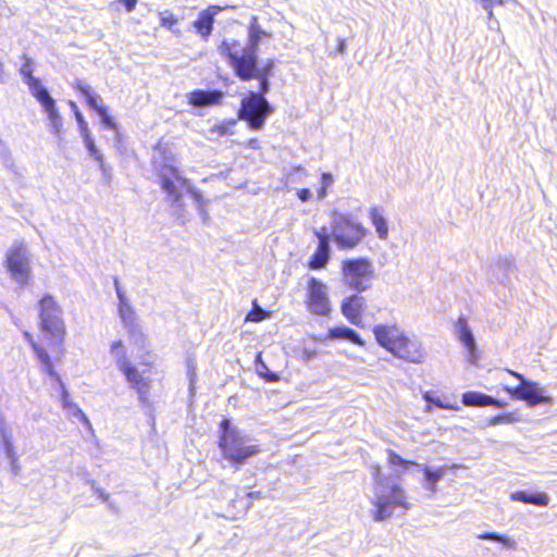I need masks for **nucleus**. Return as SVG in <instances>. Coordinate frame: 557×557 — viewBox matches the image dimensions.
Returning <instances> with one entry per match:
<instances>
[{"label": "nucleus", "mask_w": 557, "mask_h": 557, "mask_svg": "<svg viewBox=\"0 0 557 557\" xmlns=\"http://www.w3.org/2000/svg\"><path fill=\"white\" fill-rule=\"evenodd\" d=\"M22 60L23 63L18 69V74L23 83L28 87L30 95L40 103L42 110L47 113L49 131L55 136L58 145H61L63 140V121L55 106V100L42 85L41 81L34 76L36 67L35 61L26 53L22 55Z\"/></svg>", "instance_id": "obj_1"}, {"label": "nucleus", "mask_w": 557, "mask_h": 557, "mask_svg": "<svg viewBox=\"0 0 557 557\" xmlns=\"http://www.w3.org/2000/svg\"><path fill=\"white\" fill-rule=\"evenodd\" d=\"M372 478L374 484L370 502L375 508L372 512V518L375 521L389 519L396 507L410 508L401 486L393 483L387 476L382 474L379 466L372 468Z\"/></svg>", "instance_id": "obj_2"}, {"label": "nucleus", "mask_w": 557, "mask_h": 557, "mask_svg": "<svg viewBox=\"0 0 557 557\" xmlns=\"http://www.w3.org/2000/svg\"><path fill=\"white\" fill-rule=\"evenodd\" d=\"M157 176L161 189L166 194L165 200L171 207L182 206L183 190H186L196 202L201 218L203 220L208 218V213L205 209L207 200L203 198L200 190L194 187L191 182L183 176L175 165L164 162L157 168Z\"/></svg>", "instance_id": "obj_3"}, {"label": "nucleus", "mask_w": 557, "mask_h": 557, "mask_svg": "<svg viewBox=\"0 0 557 557\" xmlns=\"http://www.w3.org/2000/svg\"><path fill=\"white\" fill-rule=\"evenodd\" d=\"M221 436L219 446L223 457L235 466H242L245 461L258 455L261 449L259 445L238 428L233 426L228 419H223L220 423Z\"/></svg>", "instance_id": "obj_4"}, {"label": "nucleus", "mask_w": 557, "mask_h": 557, "mask_svg": "<svg viewBox=\"0 0 557 557\" xmlns=\"http://www.w3.org/2000/svg\"><path fill=\"white\" fill-rule=\"evenodd\" d=\"M268 36L270 35L261 28L258 17L251 16L246 46H243L235 39H223L218 50L227 60L228 64H235L238 61L239 64L249 66L252 65V62L257 61L261 39Z\"/></svg>", "instance_id": "obj_5"}, {"label": "nucleus", "mask_w": 557, "mask_h": 557, "mask_svg": "<svg viewBox=\"0 0 557 557\" xmlns=\"http://www.w3.org/2000/svg\"><path fill=\"white\" fill-rule=\"evenodd\" d=\"M332 238L341 249L355 248L366 236L367 230L354 220L351 214L334 212L332 216Z\"/></svg>", "instance_id": "obj_6"}, {"label": "nucleus", "mask_w": 557, "mask_h": 557, "mask_svg": "<svg viewBox=\"0 0 557 557\" xmlns=\"http://www.w3.org/2000/svg\"><path fill=\"white\" fill-rule=\"evenodd\" d=\"M273 112L274 108L263 95L249 91L240 101L237 116L245 121L250 129L260 131Z\"/></svg>", "instance_id": "obj_7"}, {"label": "nucleus", "mask_w": 557, "mask_h": 557, "mask_svg": "<svg viewBox=\"0 0 557 557\" xmlns=\"http://www.w3.org/2000/svg\"><path fill=\"white\" fill-rule=\"evenodd\" d=\"M342 276L348 288L362 293L372 286L374 267L367 258L346 259L342 262Z\"/></svg>", "instance_id": "obj_8"}, {"label": "nucleus", "mask_w": 557, "mask_h": 557, "mask_svg": "<svg viewBox=\"0 0 557 557\" xmlns=\"http://www.w3.org/2000/svg\"><path fill=\"white\" fill-rule=\"evenodd\" d=\"M5 267L11 278L20 286L28 284L32 268L29 252L24 242L15 240L5 255Z\"/></svg>", "instance_id": "obj_9"}, {"label": "nucleus", "mask_w": 557, "mask_h": 557, "mask_svg": "<svg viewBox=\"0 0 557 557\" xmlns=\"http://www.w3.org/2000/svg\"><path fill=\"white\" fill-rule=\"evenodd\" d=\"M39 317L42 332L50 337L51 344L58 345L65 334L64 323L61 318V309L53 297L46 295L39 301Z\"/></svg>", "instance_id": "obj_10"}, {"label": "nucleus", "mask_w": 557, "mask_h": 557, "mask_svg": "<svg viewBox=\"0 0 557 557\" xmlns=\"http://www.w3.org/2000/svg\"><path fill=\"white\" fill-rule=\"evenodd\" d=\"M520 380V384L516 387H505V389L518 399L527 401L530 407H534L539 404H549L552 398L544 394V388L537 383L524 379L523 375L517 372H510Z\"/></svg>", "instance_id": "obj_11"}, {"label": "nucleus", "mask_w": 557, "mask_h": 557, "mask_svg": "<svg viewBox=\"0 0 557 557\" xmlns=\"http://www.w3.org/2000/svg\"><path fill=\"white\" fill-rule=\"evenodd\" d=\"M373 334L382 348H408L414 345L397 324H376Z\"/></svg>", "instance_id": "obj_12"}, {"label": "nucleus", "mask_w": 557, "mask_h": 557, "mask_svg": "<svg viewBox=\"0 0 557 557\" xmlns=\"http://www.w3.org/2000/svg\"><path fill=\"white\" fill-rule=\"evenodd\" d=\"M308 309L317 315H327L331 311L327 286L315 277L308 282Z\"/></svg>", "instance_id": "obj_13"}, {"label": "nucleus", "mask_w": 557, "mask_h": 557, "mask_svg": "<svg viewBox=\"0 0 557 557\" xmlns=\"http://www.w3.org/2000/svg\"><path fill=\"white\" fill-rule=\"evenodd\" d=\"M54 352L53 356L48 354V350H35L36 357L41 364L42 371L47 372V374L55 380L60 387L61 392V403L64 409H67L73 403L70 400V394L63 384L59 374L54 371V364L59 363L61 360L60 350H52Z\"/></svg>", "instance_id": "obj_14"}, {"label": "nucleus", "mask_w": 557, "mask_h": 557, "mask_svg": "<svg viewBox=\"0 0 557 557\" xmlns=\"http://www.w3.org/2000/svg\"><path fill=\"white\" fill-rule=\"evenodd\" d=\"M117 367L124 373L127 382L137 391L140 398L147 393L148 384L143 377L145 370H139L127 356L117 359Z\"/></svg>", "instance_id": "obj_15"}, {"label": "nucleus", "mask_w": 557, "mask_h": 557, "mask_svg": "<svg viewBox=\"0 0 557 557\" xmlns=\"http://www.w3.org/2000/svg\"><path fill=\"white\" fill-rule=\"evenodd\" d=\"M233 69L235 75L243 82H248L253 78L259 81V91L257 94H261L265 97V94L270 90V81L265 75H260L257 72V61L252 62V65L246 66L242 65L238 62L235 64H230Z\"/></svg>", "instance_id": "obj_16"}, {"label": "nucleus", "mask_w": 557, "mask_h": 557, "mask_svg": "<svg viewBox=\"0 0 557 557\" xmlns=\"http://www.w3.org/2000/svg\"><path fill=\"white\" fill-rule=\"evenodd\" d=\"M366 308V298L359 294L346 297L341 305L343 315L354 325L361 324V314Z\"/></svg>", "instance_id": "obj_17"}, {"label": "nucleus", "mask_w": 557, "mask_h": 557, "mask_svg": "<svg viewBox=\"0 0 557 557\" xmlns=\"http://www.w3.org/2000/svg\"><path fill=\"white\" fill-rule=\"evenodd\" d=\"M120 319L123 322L124 327L127 330L129 337L132 338V344L135 346H143L145 344V335L137 322V317L134 311V308L125 307L123 309H119Z\"/></svg>", "instance_id": "obj_18"}, {"label": "nucleus", "mask_w": 557, "mask_h": 557, "mask_svg": "<svg viewBox=\"0 0 557 557\" xmlns=\"http://www.w3.org/2000/svg\"><path fill=\"white\" fill-rule=\"evenodd\" d=\"M223 98L224 94L219 89H195L187 94L188 103L194 108L216 106Z\"/></svg>", "instance_id": "obj_19"}, {"label": "nucleus", "mask_w": 557, "mask_h": 557, "mask_svg": "<svg viewBox=\"0 0 557 557\" xmlns=\"http://www.w3.org/2000/svg\"><path fill=\"white\" fill-rule=\"evenodd\" d=\"M219 5H210L206 10L199 12L197 20L193 23L197 33L203 40H208L213 30L214 18L222 12Z\"/></svg>", "instance_id": "obj_20"}, {"label": "nucleus", "mask_w": 557, "mask_h": 557, "mask_svg": "<svg viewBox=\"0 0 557 557\" xmlns=\"http://www.w3.org/2000/svg\"><path fill=\"white\" fill-rule=\"evenodd\" d=\"M462 404L468 407L500 406L497 399L480 392L465 393L462 395Z\"/></svg>", "instance_id": "obj_21"}, {"label": "nucleus", "mask_w": 557, "mask_h": 557, "mask_svg": "<svg viewBox=\"0 0 557 557\" xmlns=\"http://www.w3.org/2000/svg\"><path fill=\"white\" fill-rule=\"evenodd\" d=\"M75 88L85 97L87 106L92 109L97 114L101 109H106L102 104V98L92 90V88L82 81L75 83Z\"/></svg>", "instance_id": "obj_22"}, {"label": "nucleus", "mask_w": 557, "mask_h": 557, "mask_svg": "<svg viewBox=\"0 0 557 557\" xmlns=\"http://www.w3.org/2000/svg\"><path fill=\"white\" fill-rule=\"evenodd\" d=\"M0 437L7 454V457L11 460L12 463V471L17 473L18 466H17V459L14 451L13 443H12V434L8 430L5 422L3 420H0Z\"/></svg>", "instance_id": "obj_23"}, {"label": "nucleus", "mask_w": 557, "mask_h": 557, "mask_svg": "<svg viewBox=\"0 0 557 557\" xmlns=\"http://www.w3.org/2000/svg\"><path fill=\"white\" fill-rule=\"evenodd\" d=\"M329 337L332 339H344L359 346L364 345L359 334L355 330L345 325L330 329Z\"/></svg>", "instance_id": "obj_24"}, {"label": "nucleus", "mask_w": 557, "mask_h": 557, "mask_svg": "<svg viewBox=\"0 0 557 557\" xmlns=\"http://www.w3.org/2000/svg\"><path fill=\"white\" fill-rule=\"evenodd\" d=\"M455 335L463 344L465 348H476L473 334L465 318L460 317L454 326Z\"/></svg>", "instance_id": "obj_25"}, {"label": "nucleus", "mask_w": 557, "mask_h": 557, "mask_svg": "<svg viewBox=\"0 0 557 557\" xmlns=\"http://www.w3.org/2000/svg\"><path fill=\"white\" fill-rule=\"evenodd\" d=\"M510 498L515 502H521L524 504H532L536 506H547L549 497L546 493H527L524 491H518L510 495Z\"/></svg>", "instance_id": "obj_26"}, {"label": "nucleus", "mask_w": 557, "mask_h": 557, "mask_svg": "<svg viewBox=\"0 0 557 557\" xmlns=\"http://www.w3.org/2000/svg\"><path fill=\"white\" fill-rule=\"evenodd\" d=\"M331 255V247L329 244L324 242L321 245H318L315 252L312 255L309 261V269L318 270L325 268L329 263Z\"/></svg>", "instance_id": "obj_27"}, {"label": "nucleus", "mask_w": 557, "mask_h": 557, "mask_svg": "<svg viewBox=\"0 0 557 557\" xmlns=\"http://www.w3.org/2000/svg\"><path fill=\"white\" fill-rule=\"evenodd\" d=\"M370 220L375 227L376 234L380 239L387 238L388 235V225L386 219L379 212L377 208H371Z\"/></svg>", "instance_id": "obj_28"}, {"label": "nucleus", "mask_w": 557, "mask_h": 557, "mask_svg": "<svg viewBox=\"0 0 557 557\" xmlns=\"http://www.w3.org/2000/svg\"><path fill=\"white\" fill-rule=\"evenodd\" d=\"M421 468H422V470L424 472V478H425V480L428 482L426 488L430 492L435 493L436 492V483L444 476V474L446 472L445 467H441V468H437V469H432L429 466H423L422 465Z\"/></svg>", "instance_id": "obj_29"}, {"label": "nucleus", "mask_w": 557, "mask_h": 557, "mask_svg": "<svg viewBox=\"0 0 557 557\" xmlns=\"http://www.w3.org/2000/svg\"><path fill=\"white\" fill-rule=\"evenodd\" d=\"M256 371L268 382H276L280 379L278 374L270 370L269 367L262 361L261 352H259L256 357Z\"/></svg>", "instance_id": "obj_30"}, {"label": "nucleus", "mask_w": 557, "mask_h": 557, "mask_svg": "<svg viewBox=\"0 0 557 557\" xmlns=\"http://www.w3.org/2000/svg\"><path fill=\"white\" fill-rule=\"evenodd\" d=\"M481 540H491L495 542L502 543L507 548H516V541L510 539L509 536L505 534H499L496 532H484L478 535Z\"/></svg>", "instance_id": "obj_31"}, {"label": "nucleus", "mask_w": 557, "mask_h": 557, "mask_svg": "<svg viewBox=\"0 0 557 557\" xmlns=\"http://www.w3.org/2000/svg\"><path fill=\"white\" fill-rule=\"evenodd\" d=\"M394 358L399 360H405L413 363H418L422 361L423 355L421 350H388Z\"/></svg>", "instance_id": "obj_32"}, {"label": "nucleus", "mask_w": 557, "mask_h": 557, "mask_svg": "<svg viewBox=\"0 0 557 557\" xmlns=\"http://www.w3.org/2000/svg\"><path fill=\"white\" fill-rule=\"evenodd\" d=\"M423 398L428 401L426 410L431 411V405H434L442 409L458 410L459 407L442 401L438 397H434L431 392H425Z\"/></svg>", "instance_id": "obj_33"}, {"label": "nucleus", "mask_w": 557, "mask_h": 557, "mask_svg": "<svg viewBox=\"0 0 557 557\" xmlns=\"http://www.w3.org/2000/svg\"><path fill=\"white\" fill-rule=\"evenodd\" d=\"M517 421H519V414L516 412H509L492 417L488 420V425L510 424Z\"/></svg>", "instance_id": "obj_34"}, {"label": "nucleus", "mask_w": 557, "mask_h": 557, "mask_svg": "<svg viewBox=\"0 0 557 557\" xmlns=\"http://www.w3.org/2000/svg\"><path fill=\"white\" fill-rule=\"evenodd\" d=\"M270 317V313L262 309L258 304L257 300L252 302V309L249 311V313L246 317V320L253 321V322H260L265 320Z\"/></svg>", "instance_id": "obj_35"}, {"label": "nucleus", "mask_w": 557, "mask_h": 557, "mask_svg": "<svg viewBox=\"0 0 557 557\" xmlns=\"http://www.w3.org/2000/svg\"><path fill=\"white\" fill-rule=\"evenodd\" d=\"M387 460L391 466H401L404 468H407L409 465H414L417 467H422L420 463H416L413 461H409L400 457L398 454H396L393 450H387Z\"/></svg>", "instance_id": "obj_36"}, {"label": "nucleus", "mask_w": 557, "mask_h": 557, "mask_svg": "<svg viewBox=\"0 0 557 557\" xmlns=\"http://www.w3.org/2000/svg\"><path fill=\"white\" fill-rule=\"evenodd\" d=\"M235 124H236V120H234V119L226 120V121H223V122H221L219 124H215L211 128V132L218 134L219 136H225V135L232 133L231 129H232V127L235 126Z\"/></svg>", "instance_id": "obj_37"}, {"label": "nucleus", "mask_w": 557, "mask_h": 557, "mask_svg": "<svg viewBox=\"0 0 557 557\" xmlns=\"http://www.w3.org/2000/svg\"><path fill=\"white\" fill-rule=\"evenodd\" d=\"M333 182H334V178L331 173H327V172L322 173L321 187L318 189V198L320 200L325 198L327 188L332 186Z\"/></svg>", "instance_id": "obj_38"}, {"label": "nucleus", "mask_w": 557, "mask_h": 557, "mask_svg": "<svg viewBox=\"0 0 557 557\" xmlns=\"http://www.w3.org/2000/svg\"><path fill=\"white\" fill-rule=\"evenodd\" d=\"M160 24L162 27H166L171 32H175L174 26L177 24V18L170 11H163L160 13Z\"/></svg>", "instance_id": "obj_39"}, {"label": "nucleus", "mask_w": 557, "mask_h": 557, "mask_svg": "<svg viewBox=\"0 0 557 557\" xmlns=\"http://www.w3.org/2000/svg\"><path fill=\"white\" fill-rule=\"evenodd\" d=\"M101 124L109 129L117 132V123L114 121V119L108 113V109H101L98 113Z\"/></svg>", "instance_id": "obj_40"}, {"label": "nucleus", "mask_w": 557, "mask_h": 557, "mask_svg": "<svg viewBox=\"0 0 557 557\" xmlns=\"http://www.w3.org/2000/svg\"><path fill=\"white\" fill-rule=\"evenodd\" d=\"M84 144L91 158L96 161H101V159H103V154L97 148L94 139H88L87 141H84Z\"/></svg>", "instance_id": "obj_41"}, {"label": "nucleus", "mask_w": 557, "mask_h": 557, "mask_svg": "<svg viewBox=\"0 0 557 557\" xmlns=\"http://www.w3.org/2000/svg\"><path fill=\"white\" fill-rule=\"evenodd\" d=\"M66 410L69 414L76 417L85 424L90 425L87 416L81 410V408L76 404L73 403Z\"/></svg>", "instance_id": "obj_42"}, {"label": "nucleus", "mask_w": 557, "mask_h": 557, "mask_svg": "<svg viewBox=\"0 0 557 557\" xmlns=\"http://www.w3.org/2000/svg\"><path fill=\"white\" fill-rule=\"evenodd\" d=\"M306 175H307L306 169L298 165V166L293 168V170L289 172L288 180L296 181V180H300L301 176H306Z\"/></svg>", "instance_id": "obj_43"}, {"label": "nucleus", "mask_w": 557, "mask_h": 557, "mask_svg": "<svg viewBox=\"0 0 557 557\" xmlns=\"http://www.w3.org/2000/svg\"><path fill=\"white\" fill-rule=\"evenodd\" d=\"M273 67H274L273 60H268L267 63L262 67H259L257 65V72L260 75H265L267 77H270L272 75Z\"/></svg>", "instance_id": "obj_44"}, {"label": "nucleus", "mask_w": 557, "mask_h": 557, "mask_svg": "<svg viewBox=\"0 0 557 557\" xmlns=\"http://www.w3.org/2000/svg\"><path fill=\"white\" fill-rule=\"evenodd\" d=\"M314 234L319 239L318 245H321L323 242L330 245V238L332 237V233L329 234L326 227H322L321 230L315 231Z\"/></svg>", "instance_id": "obj_45"}, {"label": "nucleus", "mask_w": 557, "mask_h": 557, "mask_svg": "<svg viewBox=\"0 0 557 557\" xmlns=\"http://www.w3.org/2000/svg\"><path fill=\"white\" fill-rule=\"evenodd\" d=\"M116 296H117V299H119L117 310L119 309H123L125 307L127 308V307L132 306L123 290H119V295H116Z\"/></svg>", "instance_id": "obj_46"}, {"label": "nucleus", "mask_w": 557, "mask_h": 557, "mask_svg": "<svg viewBox=\"0 0 557 557\" xmlns=\"http://www.w3.org/2000/svg\"><path fill=\"white\" fill-rule=\"evenodd\" d=\"M97 162L99 164V169H100L103 177L109 181L111 178V170H110V168L106 165L103 159H101V161H97Z\"/></svg>", "instance_id": "obj_47"}, {"label": "nucleus", "mask_w": 557, "mask_h": 557, "mask_svg": "<svg viewBox=\"0 0 557 557\" xmlns=\"http://www.w3.org/2000/svg\"><path fill=\"white\" fill-rule=\"evenodd\" d=\"M297 196L298 198L305 202V201H308L311 197H312V194H311V190L308 189V188H301L297 191Z\"/></svg>", "instance_id": "obj_48"}, {"label": "nucleus", "mask_w": 557, "mask_h": 557, "mask_svg": "<svg viewBox=\"0 0 557 557\" xmlns=\"http://www.w3.org/2000/svg\"><path fill=\"white\" fill-rule=\"evenodd\" d=\"M347 50L346 40L343 38H337V47L334 53L345 54Z\"/></svg>", "instance_id": "obj_49"}, {"label": "nucleus", "mask_w": 557, "mask_h": 557, "mask_svg": "<svg viewBox=\"0 0 557 557\" xmlns=\"http://www.w3.org/2000/svg\"><path fill=\"white\" fill-rule=\"evenodd\" d=\"M91 487H92L94 492H95L96 494H98V495H99V497H100L103 502H108V499H109V494H108L104 490L100 488V487H99V486H97L95 483H92Z\"/></svg>", "instance_id": "obj_50"}, {"label": "nucleus", "mask_w": 557, "mask_h": 557, "mask_svg": "<svg viewBox=\"0 0 557 557\" xmlns=\"http://www.w3.org/2000/svg\"><path fill=\"white\" fill-rule=\"evenodd\" d=\"M121 3L124 5L127 12H132L135 10L137 0H121Z\"/></svg>", "instance_id": "obj_51"}, {"label": "nucleus", "mask_w": 557, "mask_h": 557, "mask_svg": "<svg viewBox=\"0 0 557 557\" xmlns=\"http://www.w3.org/2000/svg\"><path fill=\"white\" fill-rule=\"evenodd\" d=\"M79 133L83 138V141H87L88 139H92L88 125L79 127Z\"/></svg>", "instance_id": "obj_52"}, {"label": "nucleus", "mask_w": 557, "mask_h": 557, "mask_svg": "<svg viewBox=\"0 0 557 557\" xmlns=\"http://www.w3.org/2000/svg\"><path fill=\"white\" fill-rule=\"evenodd\" d=\"M75 120L77 122L78 128L88 125L87 122L84 119V115L79 110H76L75 112Z\"/></svg>", "instance_id": "obj_53"}, {"label": "nucleus", "mask_w": 557, "mask_h": 557, "mask_svg": "<svg viewBox=\"0 0 557 557\" xmlns=\"http://www.w3.org/2000/svg\"><path fill=\"white\" fill-rule=\"evenodd\" d=\"M247 146H248L249 148H251V149H258V148H260L259 140H258L257 138H251V139L248 141Z\"/></svg>", "instance_id": "obj_54"}, {"label": "nucleus", "mask_w": 557, "mask_h": 557, "mask_svg": "<svg viewBox=\"0 0 557 557\" xmlns=\"http://www.w3.org/2000/svg\"><path fill=\"white\" fill-rule=\"evenodd\" d=\"M113 283H114L115 293H116V295H119V290H123L121 285H120L119 277L114 276Z\"/></svg>", "instance_id": "obj_55"}, {"label": "nucleus", "mask_w": 557, "mask_h": 557, "mask_svg": "<svg viewBox=\"0 0 557 557\" xmlns=\"http://www.w3.org/2000/svg\"><path fill=\"white\" fill-rule=\"evenodd\" d=\"M0 83H5V74H4V66L3 64L0 62Z\"/></svg>", "instance_id": "obj_56"}, {"label": "nucleus", "mask_w": 557, "mask_h": 557, "mask_svg": "<svg viewBox=\"0 0 557 557\" xmlns=\"http://www.w3.org/2000/svg\"><path fill=\"white\" fill-rule=\"evenodd\" d=\"M248 497L251 499H257V498H261L262 494H261V492H249Z\"/></svg>", "instance_id": "obj_57"}, {"label": "nucleus", "mask_w": 557, "mask_h": 557, "mask_svg": "<svg viewBox=\"0 0 557 557\" xmlns=\"http://www.w3.org/2000/svg\"><path fill=\"white\" fill-rule=\"evenodd\" d=\"M122 342L121 341H116V342H113V344L111 345V348L112 349H115V348H122Z\"/></svg>", "instance_id": "obj_58"}, {"label": "nucleus", "mask_w": 557, "mask_h": 557, "mask_svg": "<svg viewBox=\"0 0 557 557\" xmlns=\"http://www.w3.org/2000/svg\"><path fill=\"white\" fill-rule=\"evenodd\" d=\"M70 106L74 113L76 112V110H78V108L74 101H70Z\"/></svg>", "instance_id": "obj_59"}, {"label": "nucleus", "mask_w": 557, "mask_h": 557, "mask_svg": "<svg viewBox=\"0 0 557 557\" xmlns=\"http://www.w3.org/2000/svg\"><path fill=\"white\" fill-rule=\"evenodd\" d=\"M469 351H470L469 360L472 362V358H474V354H473V352H474L475 350L470 349Z\"/></svg>", "instance_id": "obj_60"}, {"label": "nucleus", "mask_w": 557, "mask_h": 557, "mask_svg": "<svg viewBox=\"0 0 557 557\" xmlns=\"http://www.w3.org/2000/svg\"><path fill=\"white\" fill-rule=\"evenodd\" d=\"M251 506H252V503H251V502H249V503L245 506L244 510H245V511H247Z\"/></svg>", "instance_id": "obj_61"}]
</instances>
